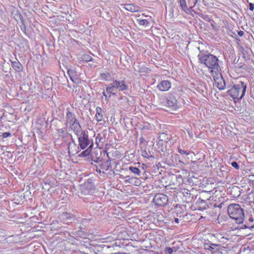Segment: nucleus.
<instances>
[{"instance_id": "26", "label": "nucleus", "mask_w": 254, "mask_h": 254, "mask_svg": "<svg viewBox=\"0 0 254 254\" xmlns=\"http://www.w3.org/2000/svg\"><path fill=\"white\" fill-rule=\"evenodd\" d=\"M61 137H62V140L63 142H65V143H67L68 144L69 142H70L71 140H73L72 135L70 134V137H69L67 135H63Z\"/></svg>"}, {"instance_id": "15", "label": "nucleus", "mask_w": 254, "mask_h": 254, "mask_svg": "<svg viewBox=\"0 0 254 254\" xmlns=\"http://www.w3.org/2000/svg\"><path fill=\"white\" fill-rule=\"evenodd\" d=\"M145 16L146 17H147V19L138 18V19H137V21L139 25L147 27L149 25L150 21L151 20V17H149L146 15H145Z\"/></svg>"}, {"instance_id": "35", "label": "nucleus", "mask_w": 254, "mask_h": 254, "mask_svg": "<svg viewBox=\"0 0 254 254\" xmlns=\"http://www.w3.org/2000/svg\"><path fill=\"white\" fill-rule=\"evenodd\" d=\"M178 152L181 154H185L186 155H188L189 154V153L188 151L186 150H183L181 149L180 147H178Z\"/></svg>"}, {"instance_id": "7", "label": "nucleus", "mask_w": 254, "mask_h": 254, "mask_svg": "<svg viewBox=\"0 0 254 254\" xmlns=\"http://www.w3.org/2000/svg\"><path fill=\"white\" fill-rule=\"evenodd\" d=\"M204 249L212 254L220 251L221 246L220 244L212 243L209 240H205L203 244Z\"/></svg>"}, {"instance_id": "32", "label": "nucleus", "mask_w": 254, "mask_h": 254, "mask_svg": "<svg viewBox=\"0 0 254 254\" xmlns=\"http://www.w3.org/2000/svg\"><path fill=\"white\" fill-rule=\"evenodd\" d=\"M198 203L200 205H202V206L204 208H206V204H205V200L203 199L202 198L199 197L198 199Z\"/></svg>"}, {"instance_id": "33", "label": "nucleus", "mask_w": 254, "mask_h": 254, "mask_svg": "<svg viewBox=\"0 0 254 254\" xmlns=\"http://www.w3.org/2000/svg\"><path fill=\"white\" fill-rule=\"evenodd\" d=\"M201 17L206 21H210L211 20V17L209 15L207 14H201Z\"/></svg>"}, {"instance_id": "10", "label": "nucleus", "mask_w": 254, "mask_h": 254, "mask_svg": "<svg viewBox=\"0 0 254 254\" xmlns=\"http://www.w3.org/2000/svg\"><path fill=\"white\" fill-rule=\"evenodd\" d=\"M113 87L116 88L119 91H124L128 89V86L124 80L113 81Z\"/></svg>"}, {"instance_id": "36", "label": "nucleus", "mask_w": 254, "mask_h": 254, "mask_svg": "<svg viewBox=\"0 0 254 254\" xmlns=\"http://www.w3.org/2000/svg\"><path fill=\"white\" fill-rule=\"evenodd\" d=\"M165 252H166L169 254H172L173 252H174V250L172 248L167 247L165 249Z\"/></svg>"}, {"instance_id": "22", "label": "nucleus", "mask_w": 254, "mask_h": 254, "mask_svg": "<svg viewBox=\"0 0 254 254\" xmlns=\"http://www.w3.org/2000/svg\"><path fill=\"white\" fill-rule=\"evenodd\" d=\"M93 146V142L92 141L91 143V144L89 146L88 148L86 150L82 151L81 153V154L79 155V156L86 157V156H88V155H89V154L90 153V151L92 149Z\"/></svg>"}, {"instance_id": "45", "label": "nucleus", "mask_w": 254, "mask_h": 254, "mask_svg": "<svg viewBox=\"0 0 254 254\" xmlns=\"http://www.w3.org/2000/svg\"><path fill=\"white\" fill-rule=\"evenodd\" d=\"M172 248H173V249L174 250V252H177V251L178 250V249L176 247H173Z\"/></svg>"}, {"instance_id": "25", "label": "nucleus", "mask_w": 254, "mask_h": 254, "mask_svg": "<svg viewBox=\"0 0 254 254\" xmlns=\"http://www.w3.org/2000/svg\"><path fill=\"white\" fill-rule=\"evenodd\" d=\"M172 179H175L177 183H178L179 185L182 183L183 181V177L181 175H173L172 176Z\"/></svg>"}, {"instance_id": "18", "label": "nucleus", "mask_w": 254, "mask_h": 254, "mask_svg": "<svg viewBox=\"0 0 254 254\" xmlns=\"http://www.w3.org/2000/svg\"><path fill=\"white\" fill-rule=\"evenodd\" d=\"M182 193L184 195V197L185 198V200H184L185 201L189 202L192 200L193 196L192 194L190 193V190L184 189L182 191Z\"/></svg>"}, {"instance_id": "5", "label": "nucleus", "mask_w": 254, "mask_h": 254, "mask_svg": "<svg viewBox=\"0 0 254 254\" xmlns=\"http://www.w3.org/2000/svg\"><path fill=\"white\" fill-rule=\"evenodd\" d=\"M74 133L78 136L79 145L81 149H85L91 144V142H90L89 139L88 135L82 131V128L80 129L79 132H74Z\"/></svg>"}, {"instance_id": "9", "label": "nucleus", "mask_w": 254, "mask_h": 254, "mask_svg": "<svg viewBox=\"0 0 254 254\" xmlns=\"http://www.w3.org/2000/svg\"><path fill=\"white\" fill-rule=\"evenodd\" d=\"M165 105L173 110H176L179 107L175 96L172 94L169 95L166 98Z\"/></svg>"}, {"instance_id": "44", "label": "nucleus", "mask_w": 254, "mask_h": 254, "mask_svg": "<svg viewBox=\"0 0 254 254\" xmlns=\"http://www.w3.org/2000/svg\"><path fill=\"white\" fill-rule=\"evenodd\" d=\"M174 221L176 223H178L179 222V219L177 218H175Z\"/></svg>"}, {"instance_id": "38", "label": "nucleus", "mask_w": 254, "mask_h": 254, "mask_svg": "<svg viewBox=\"0 0 254 254\" xmlns=\"http://www.w3.org/2000/svg\"><path fill=\"white\" fill-rule=\"evenodd\" d=\"M218 237H217V238L218 239L219 241L221 242V243H225L224 240H227L226 238L222 236L221 235H218Z\"/></svg>"}, {"instance_id": "29", "label": "nucleus", "mask_w": 254, "mask_h": 254, "mask_svg": "<svg viewBox=\"0 0 254 254\" xmlns=\"http://www.w3.org/2000/svg\"><path fill=\"white\" fill-rule=\"evenodd\" d=\"M92 59V57L88 55H83L80 57L81 61L86 62L91 61Z\"/></svg>"}, {"instance_id": "31", "label": "nucleus", "mask_w": 254, "mask_h": 254, "mask_svg": "<svg viewBox=\"0 0 254 254\" xmlns=\"http://www.w3.org/2000/svg\"><path fill=\"white\" fill-rule=\"evenodd\" d=\"M141 155L147 159H149L150 158H154L152 155H149L148 153L145 150H142L141 151Z\"/></svg>"}, {"instance_id": "3", "label": "nucleus", "mask_w": 254, "mask_h": 254, "mask_svg": "<svg viewBox=\"0 0 254 254\" xmlns=\"http://www.w3.org/2000/svg\"><path fill=\"white\" fill-rule=\"evenodd\" d=\"M66 126L69 125V128L74 132H79L81 127L77 120L76 115L71 111L70 108H66L65 115Z\"/></svg>"}, {"instance_id": "20", "label": "nucleus", "mask_w": 254, "mask_h": 254, "mask_svg": "<svg viewBox=\"0 0 254 254\" xmlns=\"http://www.w3.org/2000/svg\"><path fill=\"white\" fill-rule=\"evenodd\" d=\"M96 113L95 115V118L97 122H101L103 119V115L102 113V109L98 107L96 108Z\"/></svg>"}, {"instance_id": "42", "label": "nucleus", "mask_w": 254, "mask_h": 254, "mask_svg": "<svg viewBox=\"0 0 254 254\" xmlns=\"http://www.w3.org/2000/svg\"><path fill=\"white\" fill-rule=\"evenodd\" d=\"M103 95L104 96H105V100H107L108 99V98H109V97L107 96V95H106V94L105 92H103Z\"/></svg>"}, {"instance_id": "12", "label": "nucleus", "mask_w": 254, "mask_h": 254, "mask_svg": "<svg viewBox=\"0 0 254 254\" xmlns=\"http://www.w3.org/2000/svg\"><path fill=\"white\" fill-rule=\"evenodd\" d=\"M172 84L167 80H162L157 85L158 89L161 91H168L171 87Z\"/></svg>"}, {"instance_id": "39", "label": "nucleus", "mask_w": 254, "mask_h": 254, "mask_svg": "<svg viewBox=\"0 0 254 254\" xmlns=\"http://www.w3.org/2000/svg\"><path fill=\"white\" fill-rule=\"evenodd\" d=\"M249 9L251 11H253L254 9V4L252 2H249Z\"/></svg>"}, {"instance_id": "41", "label": "nucleus", "mask_w": 254, "mask_h": 254, "mask_svg": "<svg viewBox=\"0 0 254 254\" xmlns=\"http://www.w3.org/2000/svg\"><path fill=\"white\" fill-rule=\"evenodd\" d=\"M244 32L243 31H239L238 32V34L240 37H242L244 35Z\"/></svg>"}, {"instance_id": "14", "label": "nucleus", "mask_w": 254, "mask_h": 254, "mask_svg": "<svg viewBox=\"0 0 254 254\" xmlns=\"http://www.w3.org/2000/svg\"><path fill=\"white\" fill-rule=\"evenodd\" d=\"M241 229L253 228H254V220L252 216L249 217L248 221H246L244 224H242Z\"/></svg>"}, {"instance_id": "13", "label": "nucleus", "mask_w": 254, "mask_h": 254, "mask_svg": "<svg viewBox=\"0 0 254 254\" xmlns=\"http://www.w3.org/2000/svg\"><path fill=\"white\" fill-rule=\"evenodd\" d=\"M60 218L64 223H67L73 219V215L67 212L64 213L60 215Z\"/></svg>"}, {"instance_id": "48", "label": "nucleus", "mask_w": 254, "mask_h": 254, "mask_svg": "<svg viewBox=\"0 0 254 254\" xmlns=\"http://www.w3.org/2000/svg\"><path fill=\"white\" fill-rule=\"evenodd\" d=\"M247 2H249V0H247Z\"/></svg>"}, {"instance_id": "46", "label": "nucleus", "mask_w": 254, "mask_h": 254, "mask_svg": "<svg viewBox=\"0 0 254 254\" xmlns=\"http://www.w3.org/2000/svg\"><path fill=\"white\" fill-rule=\"evenodd\" d=\"M98 160L97 161H95L96 162H99V161H100L101 160H100V158H97Z\"/></svg>"}, {"instance_id": "11", "label": "nucleus", "mask_w": 254, "mask_h": 254, "mask_svg": "<svg viewBox=\"0 0 254 254\" xmlns=\"http://www.w3.org/2000/svg\"><path fill=\"white\" fill-rule=\"evenodd\" d=\"M68 153L70 156H74L79 152V146L73 139L72 140V142L68 143Z\"/></svg>"}, {"instance_id": "17", "label": "nucleus", "mask_w": 254, "mask_h": 254, "mask_svg": "<svg viewBox=\"0 0 254 254\" xmlns=\"http://www.w3.org/2000/svg\"><path fill=\"white\" fill-rule=\"evenodd\" d=\"M106 92L109 94V97H111V95H116V92L119 91L116 88L113 87V83H111L106 88Z\"/></svg>"}, {"instance_id": "1", "label": "nucleus", "mask_w": 254, "mask_h": 254, "mask_svg": "<svg viewBox=\"0 0 254 254\" xmlns=\"http://www.w3.org/2000/svg\"><path fill=\"white\" fill-rule=\"evenodd\" d=\"M199 61L201 64H204L209 69H211V72H218L219 65L217 58L210 54H200L198 56Z\"/></svg>"}, {"instance_id": "27", "label": "nucleus", "mask_w": 254, "mask_h": 254, "mask_svg": "<svg viewBox=\"0 0 254 254\" xmlns=\"http://www.w3.org/2000/svg\"><path fill=\"white\" fill-rule=\"evenodd\" d=\"M57 131L60 137L63 135H67L70 137V133L66 132L64 128H60L57 129Z\"/></svg>"}, {"instance_id": "8", "label": "nucleus", "mask_w": 254, "mask_h": 254, "mask_svg": "<svg viewBox=\"0 0 254 254\" xmlns=\"http://www.w3.org/2000/svg\"><path fill=\"white\" fill-rule=\"evenodd\" d=\"M213 76L217 87L220 90L224 89L226 84L221 74L216 72L213 74Z\"/></svg>"}, {"instance_id": "2", "label": "nucleus", "mask_w": 254, "mask_h": 254, "mask_svg": "<svg viewBox=\"0 0 254 254\" xmlns=\"http://www.w3.org/2000/svg\"><path fill=\"white\" fill-rule=\"evenodd\" d=\"M230 217L235 220L237 224H242L244 222L245 215L243 209L238 204H231L227 209Z\"/></svg>"}, {"instance_id": "16", "label": "nucleus", "mask_w": 254, "mask_h": 254, "mask_svg": "<svg viewBox=\"0 0 254 254\" xmlns=\"http://www.w3.org/2000/svg\"><path fill=\"white\" fill-rule=\"evenodd\" d=\"M11 64L13 68L17 72H21L23 70V65L18 61H13L11 62Z\"/></svg>"}, {"instance_id": "6", "label": "nucleus", "mask_w": 254, "mask_h": 254, "mask_svg": "<svg viewBox=\"0 0 254 254\" xmlns=\"http://www.w3.org/2000/svg\"><path fill=\"white\" fill-rule=\"evenodd\" d=\"M153 201L157 206L163 207L167 204L168 197L164 194L158 193L154 196Z\"/></svg>"}, {"instance_id": "23", "label": "nucleus", "mask_w": 254, "mask_h": 254, "mask_svg": "<svg viewBox=\"0 0 254 254\" xmlns=\"http://www.w3.org/2000/svg\"><path fill=\"white\" fill-rule=\"evenodd\" d=\"M101 168L105 171H108L111 168V163L110 160H108L101 165Z\"/></svg>"}, {"instance_id": "4", "label": "nucleus", "mask_w": 254, "mask_h": 254, "mask_svg": "<svg viewBox=\"0 0 254 254\" xmlns=\"http://www.w3.org/2000/svg\"><path fill=\"white\" fill-rule=\"evenodd\" d=\"M247 87L246 82L239 81L227 91L228 94L234 99H241L245 94Z\"/></svg>"}, {"instance_id": "37", "label": "nucleus", "mask_w": 254, "mask_h": 254, "mask_svg": "<svg viewBox=\"0 0 254 254\" xmlns=\"http://www.w3.org/2000/svg\"><path fill=\"white\" fill-rule=\"evenodd\" d=\"M231 165H232V166H233L234 168H235L236 169H239V166L238 163L236 161L232 162L231 163Z\"/></svg>"}, {"instance_id": "28", "label": "nucleus", "mask_w": 254, "mask_h": 254, "mask_svg": "<svg viewBox=\"0 0 254 254\" xmlns=\"http://www.w3.org/2000/svg\"><path fill=\"white\" fill-rule=\"evenodd\" d=\"M101 78L105 80H109L111 77V74L109 72H106L105 73H101Z\"/></svg>"}, {"instance_id": "30", "label": "nucleus", "mask_w": 254, "mask_h": 254, "mask_svg": "<svg viewBox=\"0 0 254 254\" xmlns=\"http://www.w3.org/2000/svg\"><path fill=\"white\" fill-rule=\"evenodd\" d=\"M167 135L165 133H162L160 134L159 136L158 137V139L159 141H166L165 140L166 139H167Z\"/></svg>"}, {"instance_id": "21", "label": "nucleus", "mask_w": 254, "mask_h": 254, "mask_svg": "<svg viewBox=\"0 0 254 254\" xmlns=\"http://www.w3.org/2000/svg\"><path fill=\"white\" fill-rule=\"evenodd\" d=\"M179 3L182 10L187 13L190 11V8L188 7L186 0H179Z\"/></svg>"}, {"instance_id": "24", "label": "nucleus", "mask_w": 254, "mask_h": 254, "mask_svg": "<svg viewBox=\"0 0 254 254\" xmlns=\"http://www.w3.org/2000/svg\"><path fill=\"white\" fill-rule=\"evenodd\" d=\"M128 170L134 175L136 176H140V170L135 167L130 166L128 168Z\"/></svg>"}, {"instance_id": "43", "label": "nucleus", "mask_w": 254, "mask_h": 254, "mask_svg": "<svg viewBox=\"0 0 254 254\" xmlns=\"http://www.w3.org/2000/svg\"><path fill=\"white\" fill-rule=\"evenodd\" d=\"M139 140L140 141V143H143V141H145V139L143 137H141L140 138Z\"/></svg>"}, {"instance_id": "40", "label": "nucleus", "mask_w": 254, "mask_h": 254, "mask_svg": "<svg viewBox=\"0 0 254 254\" xmlns=\"http://www.w3.org/2000/svg\"><path fill=\"white\" fill-rule=\"evenodd\" d=\"M198 0H193V2H192L193 3V5L190 6V8H191L193 7H194L196 5V4L197 3Z\"/></svg>"}, {"instance_id": "47", "label": "nucleus", "mask_w": 254, "mask_h": 254, "mask_svg": "<svg viewBox=\"0 0 254 254\" xmlns=\"http://www.w3.org/2000/svg\"><path fill=\"white\" fill-rule=\"evenodd\" d=\"M102 139H103V138H100L99 139V141H101Z\"/></svg>"}, {"instance_id": "19", "label": "nucleus", "mask_w": 254, "mask_h": 254, "mask_svg": "<svg viewBox=\"0 0 254 254\" xmlns=\"http://www.w3.org/2000/svg\"><path fill=\"white\" fill-rule=\"evenodd\" d=\"M124 7L127 10L130 12H135L138 10L139 7L131 3H126Z\"/></svg>"}, {"instance_id": "34", "label": "nucleus", "mask_w": 254, "mask_h": 254, "mask_svg": "<svg viewBox=\"0 0 254 254\" xmlns=\"http://www.w3.org/2000/svg\"><path fill=\"white\" fill-rule=\"evenodd\" d=\"M10 136H11V133L10 132H0V137L2 136L3 138H6Z\"/></svg>"}]
</instances>
